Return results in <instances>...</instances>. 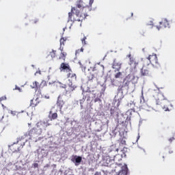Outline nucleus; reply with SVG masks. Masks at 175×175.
I'll use <instances>...</instances> for the list:
<instances>
[{"label": "nucleus", "instance_id": "nucleus-41", "mask_svg": "<svg viewBox=\"0 0 175 175\" xmlns=\"http://www.w3.org/2000/svg\"><path fill=\"white\" fill-rule=\"evenodd\" d=\"M94 175H102V173L100 172H96Z\"/></svg>", "mask_w": 175, "mask_h": 175}, {"label": "nucleus", "instance_id": "nucleus-13", "mask_svg": "<svg viewBox=\"0 0 175 175\" xmlns=\"http://www.w3.org/2000/svg\"><path fill=\"white\" fill-rule=\"evenodd\" d=\"M59 70H61V72L64 71L68 73L69 71L72 70V68H70V66H69V64L62 63L60 64Z\"/></svg>", "mask_w": 175, "mask_h": 175}, {"label": "nucleus", "instance_id": "nucleus-4", "mask_svg": "<svg viewBox=\"0 0 175 175\" xmlns=\"http://www.w3.org/2000/svg\"><path fill=\"white\" fill-rule=\"evenodd\" d=\"M120 149L117 148L116 145H111L110 148H109L108 151L109 154H113V161L115 162H120L122 159L121 158V156L118 154V151Z\"/></svg>", "mask_w": 175, "mask_h": 175}, {"label": "nucleus", "instance_id": "nucleus-42", "mask_svg": "<svg viewBox=\"0 0 175 175\" xmlns=\"http://www.w3.org/2000/svg\"><path fill=\"white\" fill-rule=\"evenodd\" d=\"M38 21H39V20L35 19L34 21H33V23L34 24H36V23H38Z\"/></svg>", "mask_w": 175, "mask_h": 175}, {"label": "nucleus", "instance_id": "nucleus-9", "mask_svg": "<svg viewBox=\"0 0 175 175\" xmlns=\"http://www.w3.org/2000/svg\"><path fill=\"white\" fill-rule=\"evenodd\" d=\"M26 135L29 136V139H32V137H37V136H40L42 134L36 127H34L29 131Z\"/></svg>", "mask_w": 175, "mask_h": 175}, {"label": "nucleus", "instance_id": "nucleus-26", "mask_svg": "<svg viewBox=\"0 0 175 175\" xmlns=\"http://www.w3.org/2000/svg\"><path fill=\"white\" fill-rule=\"evenodd\" d=\"M57 55V51L52 50L51 52H50L49 55L51 57V58H55V55Z\"/></svg>", "mask_w": 175, "mask_h": 175}, {"label": "nucleus", "instance_id": "nucleus-46", "mask_svg": "<svg viewBox=\"0 0 175 175\" xmlns=\"http://www.w3.org/2000/svg\"><path fill=\"white\" fill-rule=\"evenodd\" d=\"M150 23H151L150 25H152V27H153L154 26V23H152V22H150Z\"/></svg>", "mask_w": 175, "mask_h": 175}, {"label": "nucleus", "instance_id": "nucleus-10", "mask_svg": "<svg viewBox=\"0 0 175 175\" xmlns=\"http://www.w3.org/2000/svg\"><path fill=\"white\" fill-rule=\"evenodd\" d=\"M44 85H47V83L45 81H42L41 83L39 85V82L34 81L32 85H30L31 88L34 89L36 91H38L41 87H44Z\"/></svg>", "mask_w": 175, "mask_h": 175}, {"label": "nucleus", "instance_id": "nucleus-15", "mask_svg": "<svg viewBox=\"0 0 175 175\" xmlns=\"http://www.w3.org/2000/svg\"><path fill=\"white\" fill-rule=\"evenodd\" d=\"M127 58H129V65H134V68H136L137 65H139V63L136 62L135 57L132 56L131 53L126 55Z\"/></svg>", "mask_w": 175, "mask_h": 175}, {"label": "nucleus", "instance_id": "nucleus-1", "mask_svg": "<svg viewBox=\"0 0 175 175\" xmlns=\"http://www.w3.org/2000/svg\"><path fill=\"white\" fill-rule=\"evenodd\" d=\"M87 16V14L80 13V10H77L76 7L72 8L71 12L68 13V18L72 23H75V21H83V20H85Z\"/></svg>", "mask_w": 175, "mask_h": 175}, {"label": "nucleus", "instance_id": "nucleus-32", "mask_svg": "<svg viewBox=\"0 0 175 175\" xmlns=\"http://www.w3.org/2000/svg\"><path fill=\"white\" fill-rule=\"evenodd\" d=\"M94 75H92L91 76H89L88 77V79H89V81H91L92 80H94Z\"/></svg>", "mask_w": 175, "mask_h": 175}, {"label": "nucleus", "instance_id": "nucleus-2", "mask_svg": "<svg viewBox=\"0 0 175 175\" xmlns=\"http://www.w3.org/2000/svg\"><path fill=\"white\" fill-rule=\"evenodd\" d=\"M155 99L157 105H160L164 111H169L170 101L167 96H165L163 94L159 93Z\"/></svg>", "mask_w": 175, "mask_h": 175}, {"label": "nucleus", "instance_id": "nucleus-18", "mask_svg": "<svg viewBox=\"0 0 175 175\" xmlns=\"http://www.w3.org/2000/svg\"><path fill=\"white\" fill-rule=\"evenodd\" d=\"M66 92H72L76 90V86L73 85L72 82H70V83L68 85V86H66Z\"/></svg>", "mask_w": 175, "mask_h": 175}, {"label": "nucleus", "instance_id": "nucleus-38", "mask_svg": "<svg viewBox=\"0 0 175 175\" xmlns=\"http://www.w3.org/2000/svg\"><path fill=\"white\" fill-rule=\"evenodd\" d=\"M15 90H17L20 92H21V88H18L17 85L15 86Z\"/></svg>", "mask_w": 175, "mask_h": 175}, {"label": "nucleus", "instance_id": "nucleus-30", "mask_svg": "<svg viewBox=\"0 0 175 175\" xmlns=\"http://www.w3.org/2000/svg\"><path fill=\"white\" fill-rule=\"evenodd\" d=\"M83 95H85V99H87V98H90V94L88 92H83Z\"/></svg>", "mask_w": 175, "mask_h": 175}, {"label": "nucleus", "instance_id": "nucleus-24", "mask_svg": "<svg viewBox=\"0 0 175 175\" xmlns=\"http://www.w3.org/2000/svg\"><path fill=\"white\" fill-rule=\"evenodd\" d=\"M83 159L80 156H75V162L76 163H81Z\"/></svg>", "mask_w": 175, "mask_h": 175}, {"label": "nucleus", "instance_id": "nucleus-47", "mask_svg": "<svg viewBox=\"0 0 175 175\" xmlns=\"http://www.w3.org/2000/svg\"><path fill=\"white\" fill-rule=\"evenodd\" d=\"M111 114H113V109H111Z\"/></svg>", "mask_w": 175, "mask_h": 175}, {"label": "nucleus", "instance_id": "nucleus-23", "mask_svg": "<svg viewBox=\"0 0 175 175\" xmlns=\"http://www.w3.org/2000/svg\"><path fill=\"white\" fill-rule=\"evenodd\" d=\"M49 118L51 120V121H53V120H57V118H58V114L57 113H53L51 114Z\"/></svg>", "mask_w": 175, "mask_h": 175}, {"label": "nucleus", "instance_id": "nucleus-3", "mask_svg": "<svg viewBox=\"0 0 175 175\" xmlns=\"http://www.w3.org/2000/svg\"><path fill=\"white\" fill-rule=\"evenodd\" d=\"M135 79V77L133 75H128L126 77L124 78L122 85H120L118 87V91H123L124 88H129V84Z\"/></svg>", "mask_w": 175, "mask_h": 175}, {"label": "nucleus", "instance_id": "nucleus-5", "mask_svg": "<svg viewBox=\"0 0 175 175\" xmlns=\"http://www.w3.org/2000/svg\"><path fill=\"white\" fill-rule=\"evenodd\" d=\"M21 140L17 141L16 142H14V144L9 145L8 148L10 151H12V152H18L21 151V148L25 146V143H21L20 142Z\"/></svg>", "mask_w": 175, "mask_h": 175}, {"label": "nucleus", "instance_id": "nucleus-19", "mask_svg": "<svg viewBox=\"0 0 175 175\" xmlns=\"http://www.w3.org/2000/svg\"><path fill=\"white\" fill-rule=\"evenodd\" d=\"M66 40H68V38H60V47H59V50L61 51H64V46H65L66 43Z\"/></svg>", "mask_w": 175, "mask_h": 175}, {"label": "nucleus", "instance_id": "nucleus-35", "mask_svg": "<svg viewBox=\"0 0 175 175\" xmlns=\"http://www.w3.org/2000/svg\"><path fill=\"white\" fill-rule=\"evenodd\" d=\"M173 140H175V138H174V137L170 138V139H168V142H170V143H172Z\"/></svg>", "mask_w": 175, "mask_h": 175}, {"label": "nucleus", "instance_id": "nucleus-31", "mask_svg": "<svg viewBox=\"0 0 175 175\" xmlns=\"http://www.w3.org/2000/svg\"><path fill=\"white\" fill-rule=\"evenodd\" d=\"M117 129H118V127L116 126V127H115V129L112 131L113 135H117V131H117Z\"/></svg>", "mask_w": 175, "mask_h": 175}, {"label": "nucleus", "instance_id": "nucleus-8", "mask_svg": "<svg viewBox=\"0 0 175 175\" xmlns=\"http://www.w3.org/2000/svg\"><path fill=\"white\" fill-rule=\"evenodd\" d=\"M89 70L94 72V75H100V73L105 70V67L100 64H95L93 67H90Z\"/></svg>", "mask_w": 175, "mask_h": 175}, {"label": "nucleus", "instance_id": "nucleus-37", "mask_svg": "<svg viewBox=\"0 0 175 175\" xmlns=\"http://www.w3.org/2000/svg\"><path fill=\"white\" fill-rule=\"evenodd\" d=\"M77 8H78V9H81V8H82L81 4L80 3H77Z\"/></svg>", "mask_w": 175, "mask_h": 175}, {"label": "nucleus", "instance_id": "nucleus-22", "mask_svg": "<svg viewBox=\"0 0 175 175\" xmlns=\"http://www.w3.org/2000/svg\"><path fill=\"white\" fill-rule=\"evenodd\" d=\"M66 53L62 51L60 56L59 57V59H63V61H65V59H66Z\"/></svg>", "mask_w": 175, "mask_h": 175}, {"label": "nucleus", "instance_id": "nucleus-43", "mask_svg": "<svg viewBox=\"0 0 175 175\" xmlns=\"http://www.w3.org/2000/svg\"><path fill=\"white\" fill-rule=\"evenodd\" d=\"M89 3L91 6V5H92V3H94V0H90Z\"/></svg>", "mask_w": 175, "mask_h": 175}, {"label": "nucleus", "instance_id": "nucleus-21", "mask_svg": "<svg viewBox=\"0 0 175 175\" xmlns=\"http://www.w3.org/2000/svg\"><path fill=\"white\" fill-rule=\"evenodd\" d=\"M38 105H39V98H37L36 99H32L30 101V106L31 107H36V106H38Z\"/></svg>", "mask_w": 175, "mask_h": 175}, {"label": "nucleus", "instance_id": "nucleus-39", "mask_svg": "<svg viewBox=\"0 0 175 175\" xmlns=\"http://www.w3.org/2000/svg\"><path fill=\"white\" fill-rule=\"evenodd\" d=\"M99 101H100V98H99L98 97L94 99L95 103H96V102H99Z\"/></svg>", "mask_w": 175, "mask_h": 175}, {"label": "nucleus", "instance_id": "nucleus-28", "mask_svg": "<svg viewBox=\"0 0 175 175\" xmlns=\"http://www.w3.org/2000/svg\"><path fill=\"white\" fill-rule=\"evenodd\" d=\"M125 144H126V142L125 141V139H121L120 142V146H122V147H123V146H125Z\"/></svg>", "mask_w": 175, "mask_h": 175}, {"label": "nucleus", "instance_id": "nucleus-20", "mask_svg": "<svg viewBox=\"0 0 175 175\" xmlns=\"http://www.w3.org/2000/svg\"><path fill=\"white\" fill-rule=\"evenodd\" d=\"M128 174V166L126 165H124L122 167V170L118 173V175H126Z\"/></svg>", "mask_w": 175, "mask_h": 175}, {"label": "nucleus", "instance_id": "nucleus-16", "mask_svg": "<svg viewBox=\"0 0 175 175\" xmlns=\"http://www.w3.org/2000/svg\"><path fill=\"white\" fill-rule=\"evenodd\" d=\"M67 77L68 79H71L72 81H76V80H77V76L75 73H73V71H72V70H69L67 72Z\"/></svg>", "mask_w": 175, "mask_h": 175}, {"label": "nucleus", "instance_id": "nucleus-36", "mask_svg": "<svg viewBox=\"0 0 175 175\" xmlns=\"http://www.w3.org/2000/svg\"><path fill=\"white\" fill-rule=\"evenodd\" d=\"M33 167L36 168V167H39V164L38 163H35L33 164Z\"/></svg>", "mask_w": 175, "mask_h": 175}, {"label": "nucleus", "instance_id": "nucleus-17", "mask_svg": "<svg viewBox=\"0 0 175 175\" xmlns=\"http://www.w3.org/2000/svg\"><path fill=\"white\" fill-rule=\"evenodd\" d=\"M112 68L113 69H116L117 72H120L121 70V63L115 59L113 62Z\"/></svg>", "mask_w": 175, "mask_h": 175}, {"label": "nucleus", "instance_id": "nucleus-6", "mask_svg": "<svg viewBox=\"0 0 175 175\" xmlns=\"http://www.w3.org/2000/svg\"><path fill=\"white\" fill-rule=\"evenodd\" d=\"M50 125L51 124L49 123V121L40 120L36 124V126H37L36 128H37V130H38V131L40 132V133L42 134V132H43V131H46V129L47 128V126H50Z\"/></svg>", "mask_w": 175, "mask_h": 175}, {"label": "nucleus", "instance_id": "nucleus-11", "mask_svg": "<svg viewBox=\"0 0 175 175\" xmlns=\"http://www.w3.org/2000/svg\"><path fill=\"white\" fill-rule=\"evenodd\" d=\"M159 25L156 26L157 29L160 30L161 28H170V25L169 24V21L167 19L164 18L162 19L161 21L159 23Z\"/></svg>", "mask_w": 175, "mask_h": 175}, {"label": "nucleus", "instance_id": "nucleus-27", "mask_svg": "<svg viewBox=\"0 0 175 175\" xmlns=\"http://www.w3.org/2000/svg\"><path fill=\"white\" fill-rule=\"evenodd\" d=\"M85 40H87V37L84 36L83 38V39H81L82 44H84V45L88 44L87 41H85Z\"/></svg>", "mask_w": 175, "mask_h": 175}, {"label": "nucleus", "instance_id": "nucleus-49", "mask_svg": "<svg viewBox=\"0 0 175 175\" xmlns=\"http://www.w3.org/2000/svg\"><path fill=\"white\" fill-rule=\"evenodd\" d=\"M50 114H51V111H50Z\"/></svg>", "mask_w": 175, "mask_h": 175}, {"label": "nucleus", "instance_id": "nucleus-14", "mask_svg": "<svg viewBox=\"0 0 175 175\" xmlns=\"http://www.w3.org/2000/svg\"><path fill=\"white\" fill-rule=\"evenodd\" d=\"M64 105H65V101L62 98V95H59L57 98V105L58 106L59 109L62 110Z\"/></svg>", "mask_w": 175, "mask_h": 175}, {"label": "nucleus", "instance_id": "nucleus-25", "mask_svg": "<svg viewBox=\"0 0 175 175\" xmlns=\"http://www.w3.org/2000/svg\"><path fill=\"white\" fill-rule=\"evenodd\" d=\"M115 79H122V72H117L115 76Z\"/></svg>", "mask_w": 175, "mask_h": 175}, {"label": "nucleus", "instance_id": "nucleus-45", "mask_svg": "<svg viewBox=\"0 0 175 175\" xmlns=\"http://www.w3.org/2000/svg\"><path fill=\"white\" fill-rule=\"evenodd\" d=\"M45 98H46V99H50V96H45Z\"/></svg>", "mask_w": 175, "mask_h": 175}, {"label": "nucleus", "instance_id": "nucleus-29", "mask_svg": "<svg viewBox=\"0 0 175 175\" xmlns=\"http://www.w3.org/2000/svg\"><path fill=\"white\" fill-rule=\"evenodd\" d=\"M83 51H84V49L81 48L76 51L75 54L76 55H77V54H79L80 53H83Z\"/></svg>", "mask_w": 175, "mask_h": 175}, {"label": "nucleus", "instance_id": "nucleus-40", "mask_svg": "<svg viewBox=\"0 0 175 175\" xmlns=\"http://www.w3.org/2000/svg\"><path fill=\"white\" fill-rule=\"evenodd\" d=\"M4 118L5 117L3 116H0V123L2 122Z\"/></svg>", "mask_w": 175, "mask_h": 175}, {"label": "nucleus", "instance_id": "nucleus-44", "mask_svg": "<svg viewBox=\"0 0 175 175\" xmlns=\"http://www.w3.org/2000/svg\"><path fill=\"white\" fill-rule=\"evenodd\" d=\"M169 154H173V150H169Z\"/></svg>", "mask_w": 175, "mask_h": 175}, {"label": "nucleus", "instance_id": "nucleus-34", "mask_svg": "<svg viewBox=\"0 0 175 175\" xmlns=\"http://www.w3.org/2000/svg\"><path fill=\"white\" fill-rule=\"evenodd\" d=\"M2 100H6V96H2L0 98V102H2Z\"/></svg>", "mask_w": 175, "mask_h": 175}, {"label": "nucleus", "instance_id": "nucleus-12", "mask_svg": "<svg viewBox=\"0 0 175 175\" xmlns=\"http://www.w3.org/2000/svg\"><path fill=\"white\" fill-rule=\"evenodd\" d=\"M151 68H150V64L144 65L142 68L140 70L141 76H148Z\"/></svg>", "mask_w": 175, "mask_h": 175}, {"label": "nucleus", "instance_id": "nucleus-33", "mask_svg": "<svg viewBox=\"0 0 175 175\" xmlns=\"http://www.w3.org/2000/svg\"><path fill=\"white\" fill-rule=\"evenodd\" d=\"M12 116H17V112L15 111H11Z\"/></svg>", "mask_w": 175, "mask_h": 175}, {"label": "nucleus", "instance_id": "nucleus-7", "mask_svg": "<svg viewBox=\"0 0 175 175\" xmlns=\"http://www.w3.org/2000/svg\"><path fill=\"white\" fill-rule=\"evenodd\" d=\"M147 59L150 62V63L154 66V68H158L159 66V62H158V57H157V54H152L149 55L147 57Z\"/></svg>", "mask_w": 175, "mask_h": 175}, {"label": "nucleus", "instance_id": "nucleus-48", "mask_svg": "<svg viewBox=\"0 0 175 175\" xmlns=\"http://www.w3.org/2000/svg\"><path fill=\"white\" fill-rule=\"evenodd\" d=\"M133 16V13H131V17Z\"/></svg>", "mask_w": 175, "mask_h": 175}]
</instances>
